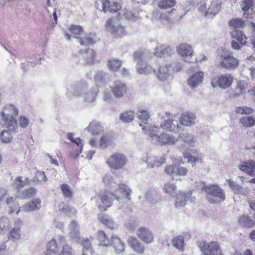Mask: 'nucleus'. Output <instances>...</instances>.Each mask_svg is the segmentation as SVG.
Returning a JSON list of instances; mask_svg holds the SVG:
<instances>
[{"instance_id":"1","label":"nucleus","mask_w":255,"mask_h":255,"mask_svg":"<svg viewBox=\"0 0 255 255\" xmlns=\"http://www.w3.org/2000/svg\"><path fill=\"white\" fill-rule=\"evenodd\" d=\"M18 111L13 105L5 106L1 112L3 124L10 131H14L17 128L15 118L18 116Z\"/></svg>"},{"instance_id":"2","label":"nucleus","mask_w":255,"mask_h":255,"mask_svg":"<svg viewBox=\"0 0 255 255\" xmlns=\"http://www.w3.org/2000/svg\"><path fill=\"white\" fill-rule=\"evenodd\" d=\"M177 1L176 0H160L157 4L158 7L161 9H171L167 12L161 13L159 18L161 20H165L168 23L172 22L175 17L173 16L176 10L173 7L176 5Z\"/></svg>"},{"instance_id":"3","label":"nucleus","mask_w":255,"mask_h":255,"mask_svg":"<svg viewBox=\"0 0 255 255\" xmlns=\"http://www.w3.org/2000/svg\"><path fill=\"white\" fill-rule=\"evenodd\" d=\"M99 200L97 201L98 207L101 211H105L112 205L114 199L119 200V197L116 192L114 193L105 191L103 194L98 195Z\"/></svg>"},{"instance_id":"4","label":"nucleus","mask_w":255,"mask_h":255,"mask_svg":"<svg viewBox=\"0 0 255 255\" xmlns=\"http://www.w3.org/2000/svg\"><path fill=\"white\" fill-rule=\"evenodd\" d=\"M105 26L107 30L117 38H121L127 34L125 27L117 22L114 17L108 18Z\"/></svg>"},{"instance_id":"5","label":"nucleus","mask_w":255,"mask_h":255,"mask_svg":"<svg viewBox=\"0 0 255 255\" xmlns=\"http://www.w3.org/2000/svg\"><path fill=\"white\" fill-rule=\"evenodd\" d=\"M205 190L208 196L210 203L221 202L225 199V194L223 190L217 185L213 184L205 186Z\"/></svg>"},{"instance_id":"6","label":"nucleus","mask_w":255,"mask_h":255,"mask_svg":"<svg viewBox=\"0 0 255 255\" xmlns=\"http://www.w3.org/2000/svg\"><path fill=\"white\" fill-rule=\"evenodd\" d=\"M128 161L126 156L121 153H113L108 158L106 163L112 169L119 170L122 168Z\"/></svg>"},{"instance_id":"7","label":"nucleus","mask_w":255,"mask_h":255,"mask_svg":"<svg viewBox=\"0 0 255 255\" xmlns=\"http://www.w3.org/2000/svg\"><path fill=\"white\" fill-rule=\"evenodd\" d=\"M198 247L204 255H224L219 245L214 241L209 243L205 242H200Z\"/></svg>"},{"instance_id":"8","label":"nucleus","mask_w":255,"mask_h":255,"mask_svg":"<svg viewBox=\"0 0 255 255\" xmlns=\"http://www.w3.org/2000/svg\"><path fill=\"white\" fill-rule=\"evenodd\" d=\"M230 35L233 39L231 42V46L233 49L239 50L242 46L247 44V37L242 31L234 29L230 32Z\"/></svg>"},{"instance_id":"9","label":"nucleus","mask_w":255,"mask_h":255,"mask_svg":"<svg viewBox=\"0 0 255 255\" xmlns=\"http://www.w3.org/2000/svg\"><path fill=\"white\" fill-rule=\"evenodd\" d=\"M239 63V60L231 54L222 55L219 58V66L227 70L236 69Z\"/></svg>"},{"instance_id":"10","label":"nucleus","mask_w":255,"mask_h":255,"mask_svg":"<svg viewBox=\"0 0 255 255\" xmlns=\"http://www.w3.org/2000/svg\"><path fill=\"white\" fill-rule=\"evenodd\" d=\"M234 80L233 76L231 74L222 75L218 78V79H213L211 81L213 86L215 87V83L223 89H227L230 87Z\"/></svg>"},{"instance_id":"11","label":"nucleus","mask_w":255,"mask_h":255,"mask_svg":"<svg viewBox=\"0 0 255 255\" xmlns=\"http://www.w3.org/2000/svg\"><path fill=\"white\" fill-rule=\"evenodd\" d=\"M164 171L167 174L170 176H184L187 175L188 170L185 167L175 164L166 166Z\"/></svg>"},{"instance_id":"12","label":"nucleus","mask_w":255,"mask_h":255,"mask_svg":"<svg viewBox=\"0 0 255 255\" xmlns=\"http://www.w3.org/2000/svg\"><path fill=\"white\" fill-rule=\"evenodd\" d=\"M102 5V11L104 12H117L122 8V5L118 1H110V0H101Z\"/></svg>"},{"instance_id":"13","label":"nucleus","mask_w":255,"mask_h":255,"mask_svg":"<svg viewBox=\"0 0 255 255\" xmlns=\"http://www.w3.org/2000/svg\"><path fill=\"white\" fill-rule=\"evenodd\" d=\"M176 51L177 53L186 61H188L187 59L192 57L194 53L192 46L186 43L179 44L177 47Z\"/></svg>"},{"instance_id":"14","label":"nucleus","mask_w":255,"mask_h":255,"mask_svg":"<svg viewBox=\"0 0 255 255\" xmlns=\"http://www.w3.org/2000/svg\"><path fill=\"white\" fill-rule=\"evenodd\" d=\"M111 91L116 98H120L126 94L128 88L126 84L117 81L114 83V86L111 87Z\"/></svg>"},{"instance_id":"15","label":"nucleus","mask_w":255,"mask_h":255,"mask_svg":"<svg viewBox=\"0 0 255 255\" xmlns=\"http://www.w3.org/2000/svg\"><path fill=\"white\" fill-rule=\"evenodd\" d=\"M137 237L146 244H150L154 241V236L147 228L140 227L137 231Z\"/></svg>"},{"instance_id":"16","label":"nucleus","mask_w":255,"mask_h":255,"mask_svg":"<svg viewBox=\"0 0 255 255\" xmlns=\"http://www.w3.org/2000/svg\"><path fill=\"white\" fill-rule=\"evenodd\" d=\"M22 224V222L20 219L15 221L14 227L9 231L7 235L9 240L14 241L20 239V227Z\"/></svg>"},{"instance_id":"17","label":"nucleus","mask_w":255,"mask_h":255,"mask_svg":"<svg viewBox=\"0 0 255 255\" xmlns=\"http://www.w3.org/2000/svg\"><path fill=\"white\" fill-rule=\"evenodd\" d=\"M128 245L137 254H143L145 251L144 246L134 237H130L128 239Z\"/></svg>"},{"instance_id":"18","label":"nucleus","mask_w":255,"mask_h":255,"mask_svg":"<svg viewBox=\"0 0 255 255\" xmlns=\"http://www.w3.org/2000/svg\"><path fill=\"white\" fill-rule=\"evenodd\" d=\"M238 221L239 224L244 228L251 229L255 226V221L248 215H241Z\"/></svg>"},{"instance_id":"19","label":"nucleus","mask_w":255,"mask_h":255,"mask_svg":"<svg viewBox=\"0 0 255 255\" xmlns=\"http://www.w3.org/2000/svg\"><path fill=\"white\" fill-rule=\"evenodd\" d=\"M100 41L95 33H90L85 35L83 38H79V42L81 45H93Z\"/></svg>"},{"instance_id":"20","label":"nucleus","mask_w":255,"mask_h":255,"mask_svg":"<svg viewBox=\"0 0 255 255\" xmlns=\"http://www.w3.org/2000/svg\"><path fill=\"white\" fill-rule=\"evenodd\" d=\"M195 116L190 113H185L182 114L180 118V124L185 126H191L194 124Z\"/></svg>"},{"instance_id":"21","label":"nucleus","mask_w":255,"mask_h":255,"mask_svg":"<svg viewBox=\"0 0 255 255\" xmlns=\"http://www.w3.org/2000/svg\"><path fill=\"white\" fill-rule=\"evenodd\" d=\"M6 203L9 207L8 214H18L20 211V207L18 202L13 197H8L6 200Z\"/></svg>"},{"instance_id":"22","label":"nucleus","mask_w":255,"mask_h":255,"mask_svg":"<svg viewBox=\"0 0 255 255\" xmlns=\"http://www.w3.org/2000/svg\"><path fill=\"white\" fill-rule=\"evenodd\" d=\"M137 71L140 74H149L152 72L155 73V70L152 67L142 61L137 62Z\"/></svg>"},{"instance_id":"23","label":"nucleus","mask_w":255,"mask_h":255,"mask_svg":"<svg viewBox=\"0 0 255 255\" xmlns=\"http://www.w3.org/2000/svg\"><path fill=\"white\" fill-rule=\"evenodd\" d=\"M203 78L204 73L200 71L191 76L188 80V83L190 87L194 88L203 81Z\"/></svg>"},{"instance_id":"24","label":"nucleus","mask_w":255,"mask_h":255,"mask_svg":"<svg viewBox=\"0 0 255 255\" xmlns=\"http://www.w3.org/2000/svg\"><path fill=\"white\" fill-rule=\"evenodd\" d=\"M117 192V194L120 198V195H122L126 198L128 200H130V194L131 190L126 184H120L118 185V188L115 191V193Z\"/></svg>"},{"instance_id":"25","label":"nucleus","mask_w":255,"mask_h":255,"mask_svg":"<svg viewBox=\"0 0 255 255\" xmlns=\"http://www.w3.org/2000/svg\"><path fill=\"white\" fill-rule=\"evenodd\" d=\"M40 206V199L36 198L24 204L22 207V209L25 212H31L35 210L39 209Z\"/></svg>"},{"instance_id":"26","label":"nucleus","mask_w":255,"mask_h":255,"mask_svg":"<svg viewBox=\"0 0 255 255\" xmlns=\"http://www.w3.org/2000/svg\"><path fill=\"white\" fill-rule=\"evenodd\" d=\"M87 129L90 131L93 135H97L104 130V127L100 123L96 121H92L87 128Z\"/></svg>"},{"instance_id":"27","label":"nucleus","mask_w":255,"mask_h":255,"mask_svg":"<svg viewBox=\"0 0 255 255\" xmlns=\"http://www.w3.org/2000/svg\"><path fill=\"white\" fill-rule=\"evenodd\" d=\"M114 137L111 134H105L101 137L99 140V146L102 148H106L113 145Z\"/></svg>"},{"instance_id":"28","label":"nucleus","mask_w":255,"mask_h":255,"mask_svg":"<svg viewBox=\"0 0 255 255\" xmlns=\"http://www.w3.org/2000/svg\"><path fill=\"white\" fill-rule=\"evenodd\" d=\"M240 169L250 175H255V161L245 162L240 166Z\"/></svg>"},{"instance_id":"29","label":"nucleus","mask_w":255,"mask_h":255,"mask_svg":"<svg viewBox=\"0 0 255 255\" xmlns=\"http://www.w3.org/2000/svg\"><path fill=\"white\" fill-rule=\"evenodd\" d=\"M97 238L99 242V246L109 247L111 246V240L108 238L105 233L99 230L97 232Z\"/></svg>"},{"instance_id":"30","label":"nucleus","mask_w":255,"mask_h":255,"mask_svg":"<svg viewBox=\"0 0 255 255\" xmlns=\"http://www.w3.org/2000/svg\"><path fill=\"white\" fill-rule=\"evenodd\" d=\"M58 251V246L55 240L52 239L46 245V251L44 255H55Z\"/></svg>"},{"instance_id":"31","label":"nucleus","mask_w":255,"mask_h":255,"mask_svg":"<svg viewBox=\"0 0 255 255\" xmlns=\"http://www.w3.org/2000/svg\"><path fill=\"white\" fill-rule=\"evenodd\" d=\"M29 180L28 178H25L24 180L22 179V176H17L12 183V187L17 190H20L26 185H28Z\"/></svg>"},{"instance_id":"32","label":"nucleus","mask_w":255,"mask_h":255,"mask_svg":"<svg viewBox=\"0 0 255 255\" xmlns=\"http://www.w3.org/2000/svg\"><path fill=\"white\" fill-rule=\"evenodd\" d=\"M240 124L244 128H249L255 126V117L244 116L240 119Z\"/></svg>"},{"instance_id":"33","label":"nucleus","mask_w":255,"mask_h":255,"mask_svg":"<svg viewBox=\"0 0 255 255\" xmlns=\"http://www.w3.org/2000/svg\"><path fill=\"white\" fill-rule=\"evenodd\" d=\"M169 65H162L158 68L157 72L155 73L157 78L161 80H165L169 75Z\"/></svg>"},{"instance_id":"34","label":"nucleus","mask_w":255,"mask_h":255,"mask_svg":"<svg viewBox=\"0 0 255 255\" xmlns=\"http://www.w3.org/2000/svg\"><path fill=\"white\" fill-rule=\"evenodd\" d=\"M111 246L115 249L116 252L121 253L124 251L125 245L117 236L112 237L111 240Z\"/></svg>"},{"instance_id":"35","label":"nucleus","mask_w":255,"mask_h":255,"mask_svg":"<svg viewBox=\"0 0 255 255\" xmlns=\"http://www.w3.org/2000/svg\"><path fill=\"white\" fill-rule=\"evenodd\" d=\"M123 62L116 58H112L108 61V67L112 71L117 72L121 67Z\"/></svg>"},{"instance_id":"36","label":"nucleus","mask_w":255,"mask_h":255,"mask_svg":"<svg viewBox=\"0 0 255 255\" xmlns=\"http://www.w3.org/2000/svg\"><path fill=\"white\" fill-rule=\"evenodd\" d=\"M83 246L82 255H92L93 253V250L92 247L91 242L89 239H83L81 242Z\"/></svg>"},{"instance_id":"37","label":"nucleus","mask_w":255,"mask_h":255,"mask_svg":"<svg viewBox=\"0 0 255 255\" xmlns=\"http://www.w3.org/2000/svg\"><path fill=\"white\" fill-rule=\"evenodd\" d=\"M221 9V2L218 0H213L208 8V13L214 15H216L220 11Z\"/></svg>"},{"instance_id":"38","label":"nucleus","mask_w":255,"mask_h":255,"mask_svg":"<svg viewBox=\"0 0 255 255\" xmlns=\"http://www.w3.org/2000/svg\"><path fill=\"white\" fill-rule=\"evenodd\" d=\"M96 55V52L93 49H88L85 51L83 58L87 64H94Z\"/></svg>"},{"instance_id":"39","label":"nucleus","mask_w":255,"mask_h":255,"mask_svg":"<svg viewBox=\"0 0 255 255\" xmlns=\"http://www.w3.org/2000/svg\"><path fill=\"white\" fill-rule=\"evenodd\" d=\"M228 25L231 28H234V29H237V28L243 27L245 25V21L242 18H232L229 21Z\"/></svg>"},{"instance_id":"40","label":"nucleus","mask_w":255,"mask_h":255,"mask_svg":"<svg viewBox=\"0 0 255 255\" xmlns=\"http://www.w3.org/2000/svg\"><path fill=\"white\" fill-rule=\"evenodd\" d=\"M170 51V48L169 46L162 45L156 48L155 52L154 54L157 57H161L165 54H168Z\"/></svg>"},{"instance_id":"41","label":"nucleus","mask_w":255,"mask_h":255,"mask_svg":"<svg viewBox=\"0 0 255 255\" xmlns=\"http://www.w3.org/2000/svg\"><path fill=\"white\" fill-rule=\"evenodd\" d=\"M172 244L174 247L183 251L184 248V238L181 236H177L172 239Z\"/></svg>"},{"instance_id":"42","label":"nucleus","mask_w":255,"mask_h":255,"mask_svg":"<svg viewBox=\"0 0 255 255\" xmlns=\"http://www.w3.org/2000/svg\"><path fill=\"white\" fill-rule=\"evenodd\" d=\"M159 141L161 142L162 144H173L176 141V138L167 134H162L161 136H158Z\"/></svg>"},{"instance_id":"43","label":"nucleus","mask_w":255,"mask_h":255,"mask_svg":"<svg viewBox=\"0 0 255 255\" xmlns=\"http://www.w3.org/2000/svg\"><path fill=\"white\" fill-rule=\"evenodd\" d=\"M160 126L163 129L170 131H175L178 128V126H176L173 124V121L170 120H165L161 124Z\"/></svg>"},{"instance_id":"44","label":"nucleus","mask_w":255,"mask_h":255,"mask_svg":"<svg viewBox=\"0 0 255 255\" xmlns=\"http://www.w3.org/2000/svg\"><path fill=\"white\" fill-rule=\"evenodd\" d=\"M187 196L184 193L179 192L176 195L175 205L176 207L184 206L186 204Z\"/></svg>"},{"instance_id":"45","label":"nucleus","mask_w":255,"mask_h":255,"mask_svg":"<svg viewBox=\"0 0 255 255\" xmlns=\"http://www.w3.org/2000/svg\"><path fill=\"white\" fill-rule=\"evenodd\" d=\"M68 29L71 34L77 38H78V36L81 35L84 32L83 29L81 26L76 25H71L69 27Z\"/></svg>"},{"instance_id":"46","label":"nucleus","mask_w":255,"mask_h":255,"mask_svg":"<svg viewBox=\"0 0 255 255\" xmlns=\"http://www.w3.org/2000/svg\"><path fill=\"white\" fill-rule=\"evenodd\" d=\"M235 112L241 115H250L253 113L254 110L248 107H237L235 109Z\"/></svg>"},{"instance_id":"47","label":"nucleus","mask_w":255,"mask_h":255,"mask_svg":"<svg viewBox=\"0 0 255 255\" xmlns=\"http://www.w3.org/2000/svg\"><path fill=\"white\" fill-rule=\"evenodd\" d=\"M61 189L65 198H72L73 193L70 187L66 184H63L61 186Z\"/></svg>"},{"instance_id":"48","label":"nucleus","mask_w":255,"mask_h":255,"mask_svg":"<svg viewBox=\"0 0 255 255\" xmlns=\"http://www.w3.org/2000/svg\"><path fill=\"white\" fill-rule=\"evenodd\" d=\"M120 119L126 123L131 122L134 119L133 113L131 111L125 112L121 115Z\"/></svg>"},{"instance_id":"49","label":"nucleus","mask_w":255,"mask_h":255,"mask_svg":"<svg viewBox=\"0 0 255 255\" xmlns=\"http://www.w3.org/2000/svg\"><path fill=\"white\" fill-rule=\"evenodd\" d=\"M254 0H243L241 2V6L242 10L244 12H248L253 6ZM245 13H244V15Z\"/></svg>"},{"instance_id":"50","label":"nucleus","mask_w":255,"mask_h":255,"mask_svg":"<svg viewBox=\"0 0 255 255\" xmlns=\"http://www.w3.org/2000/svg\"><path fill=\"white\" fill-rule=\"evenodd\" d=\"M183 157L184 158L187 159L188 162H192L193 163H195L198 161L200 162H202V159L200 156L198 157L193 156L191 154V153L187 151H185L183 153Z\"/></svg>"},{"instance_id":"51","label":"nucleus","mask_w":255,"mask_h":255,"mask_svg":"<svg viewBox=\"0 0 255 255\" xmlns=\"http://www.w3.org/2000/svg\"><path fill=\"white\" fill-rule=\"evenodd\" d=\"M176 190V186L175 184L167 183L164 184L163 187L164 191L170 195L174 194Z\"/></svg>"},{"instance_id":"52","label":"nucleus","mask_w":255,"mask_h":255,"mask_svg":"<svg viewBox=\"0 0 255 255\" xmlns=\"http://www.w3.org/2000/svg\"><path fill=\"white\" fill-rule=\"evenodd\" d=\"M46 179L47 178L44 172L38 171L36 172L33 181L34 182L37 183L38 182L46 181Z\"/></svg>"},{"instance_id":"53","label":"nucleus","mask_w":255,"mask_h":255,"mask_svg":"<svg viewBox=\"0 0 255 255\" xmlns=\"http://www.w3.org/2000/svg\"><path fill=\"white\" fill-rule=\"evenodd\" d=\"M58 255H75L71 246L65 244L62 246V250Z\"/></svg>"},{"instance_id":"54","label":"nucleus","mask_w":255,"mask_h":255,"mask_svg":"<svg viewBox=\"0 0 255 255\" xmlns=\"http://www.w3.org/2000/svg\"><path fill=\"white\" fill-rule=\"evenodd\" d=\"M0 138L3 142H10L12 139L11 133L8 131H3L0 135Z\"/></svg>"},{"instance_id":"55","label":"nucleus","mask_w":255,"mask_h":255,"mask_svg":"<svg viewBox=\"0 0 255 255\" xmlns=\"http://www.w3.org/2000/svg\"><path fill=\"white\" fill-rule=\"evenodd\" d=\"M100 221L105 226L110 229L114 228V223L111 219H108L104 216H102L99 218Z\"/></svg>"},{"instance_id":"56","label":"nucleus","mask_w":255,"mask_h":255,"mask_svg":"<svg viewBox=\"0 0 255 255\" xmlns=\"http://www.w3.org/2000/svg\"><path fill=\"white\" fill-rule=\"evenodd\" d=\"M36 193V190L35 188L31 187L24 190L22 192L23 196L24 198H30L34 196Z\"/></svg>"},{"instance_id":"57","label":"nucleus","mask_w":255,"mask_h":255,"mask_svg":"<svg viewBox=\"0 0 255 255\" xmlns=\"http://www.w3.org/2000/svg\"><path fill=\"white\" fill-rule=\"evenodd\" d=\"M10 222L7 218L2 217L0 219V231L9 228Z\"/></svg>"},{"instance_id":"58","label":"nucleus","mask_w":255,"mask_h":255,"mask_svg":"<svg viewBox=\"0 0 255 255\" xmlns=\"http://www.w3.org/2000/svg\"><path fill=\"white\" fill-rule=\"evenodd\" d=\"M138 118L144 123H146L149 118V115L147 111L140 110L138 113Z\"/></svg>"},{"instance_id":"59","label":"nucleus","mask_w":255,"mask_h":255,"mask_svg":"<svg viewBox=\"0 0 255 255\" xmlns=\"http://www.w3.org/2000/svg\"><path fill=\"white\" fill-rule=\"evenodd\" d=\"M165 162V158H156L154 160V162L152 163L151 166L153 167H159L161 166L163 163Z\"/></svg>"},{"instance_id":"60","label":"nucleus","mask_w":255,"mask_h":255,"mask_svg":"<svg viewBox=\"0 0 255 255\" xmlns=\"http://www.w3.org/2000/svg\"><path fill=\"white\" fill-rule=\"evenodd\" d=\"M19 123L21 127L25 128L29 123V120L25 117L20 116L19 118Z\"/></svg>"},{"instance_id":"61","label":"nucleus","mask_w":255,"mask_h":255,"mask_svg":"<svg viewBox=\"0 0 255 255\" xmlns=\"http://www.w3.org/2000/svg\"><path fill=\"white\" fill-rule=\"evenodd\" d=\"M198 9L199 11L203 13L205 16H206L208 14V9H207L206 4L205 2L201 3L200 4Z\"/></svg>"},{"instance_id":"62","label":"nucleus","mask_w":255,"mask_h":255,"mask_svg":"<svg viewBox=\"0 0 255 255\" xmlns=\"http://www.w3.org/2000/svg\"><path fill=\"white\" fill-rule=\"evenodd\" d=\"M143 53L141 51L135 52L133 54V58L135 60L138 61H142L141 59L143 57Z\"/></svg>"},{"instance_id":"63","label":"nucleus","mask_w":255,"mask_h":255,"mask_svg":"<svg viewBox=\"0 0 255 255\" xmlns=\"http://www.w3.org/2000/svg\"><path fill=\"white\" fill-rule=\"evenodd\" d=\"M72 142L75 143L78 146V147L79 148L80 152H81L83 148V145L81 143V139L79 137H77L75 138Z\"/></svg>"},{"instance_id":"64","label":"nucleus","mask_w":255,"mask_h":255,"mask_svg":"<svg viewBox=\"0 0 255 255\" xmlns=\"http://www.w3.org/2000/svg\"><path fill=\"white\" fill-rule=\"evenodd\" d=\"M207 59L206 56L203 54H200L197 55L195 57V63L201 62L203 61H205Z\"/></svg>"}]
</instances>
